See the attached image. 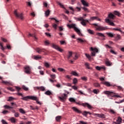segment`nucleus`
Segmentation results:
<instances>
[{"instance_id":"cd10ccee","label":"nucleus","mask_w":124,"mask_h":124,"mask_svg":"<svg viewBox=\"0 0 124 124\" xmlns=\"http://www.w3.org/2000/svg\"><path fill=\"white\" fill-rule=\"evenodd\" d=\"M72 57V51H69L68 52V55L67 56V58L68 59V60H69V59H70V58Z\"/></svg>"},{"instance_id":"052dcab7","label":"nucleus","mask_w":124,"mask_h":124,"mask_svg":"<svg viewBox=\"0 0 124 124\" xmlns=\"http://www.w3.org/2000/svg\"><path fill=\"white\" fill-rule=\"evenodd\" d=\"M116 122L118 123H122V118L118 117V120L116 121Z\"/></svg>"},{"instance_id":"1a4fd4ad","label":"nucleus","mask_w":124,"mask_h":124,"mask_svg":"<svg viewBox=\"0 0 124 124\" xmlns=\"http://www.w3.org/2000/svg\"><path fill=\"white\" fill-rule=\"evenodd\" d=\"M36 51L39 54H41V53H42V52L43 53H47V50H46V49H45L44 48H37L36 49Z\"/></svg>"},{"instance_id":"393cba45","label":"nucleus","mask_w":124,"mask_h":124,"mask_svg":"<svg viewBox=\"0 0 124 124\" xmlns=\"http://www.w3.org/2000/svg\"><path fill=\"white\" fill-rule=\"evenodd\" d=\"M30 108L31 110H39V108L37 106L33 107L30 106Z\"/></svg>"},{"instance_id":"f3484780","label":"nucleus","mask_w":124,"mask_h":124,"mask_svg":"<svg viewBox=\"0 0 124 124\" xmlns=\"http://www.w3.org/2000/svg\"><path fill=\"white\" fill-rule=\"evenodd\" d=\"M96 35L100 36V37H102V40H105V35H104V34L100 32H97Z\"/></svg>"},{"instance_id":"ea45409f","label":"nucleus","mask_w":124,"mask_h":124,"mask_svg":"<svg viewBox=\"0 0 124 124\" xmlns=\"http://www.w3.org/2000/svg\"><path fill=\"white\" fill-rule=\"evenodd\" d=\"M62 119V116H58L56 117V120L57 122H60Z\"/></svg>"},{"instance_id":"774afa93","label":"nucleus","mask_w":124,"mask_h":124,"mask_svg":"<svg viewBox=\"0 0 124 124\" xmlns=\"http://www.w3.org/2000/svg\"><path fill=\"white\" fill-rule=\"evenodd\" d=\"M76 20H77V21H82V20H83V17H80L79 18H76Z\"/></svg>"},{"instance_id":"13d9d810","label":"nucleus","mask_w":124,"mask_h":124,"mask_svg":"<svg viewBox=\"0 0 124 124\" xmlns=\"http://www.w3.org/2000/svg\"><path fill=\"white\" fill-rule=\"evenodd\" d=\"M0 46L1 47V49L2 51H4V47H3V45L2 43L0 42Z\"/></svg>"},{"instance_id":"0e129e2a","label":"nucleus","mask_w":124,"mask_h":124,"mask_svg":"<svg viewBox=\"0 0 124 124\" xmlns=\"http://www.w3.org/2000/svg\"><path fill=\"white\" fill-rule=\"evenodd\" d=\"M72 74H73V75H74V76H78V74H77V72H76L73 71Z\"/></svg>"},{"instance_id":"8fccbe9b","label":"nucleus","mask_w":124,"mask_h":124,"mask_svg":"<svg viewBox=\"0 0 124 124\" xmlns=\"http://www.w3.org/2000/svg\"><path fill=\"white\" fill-rule=\"evenodd\" d=\"M22 89H23V90H24V91H26V92L28 91H29V88H28V87L25 86L24 85H23V86H22Z\"/></svg>"},{"instance_id":"7ed1b4c3","label":"nucleus","mask_w":124,"mask_h":124,"mask_svg":"<svg viewBox=\"0 0 124 124\" xmlns=\"http://www.w3.org/2000/svg\"><path fill=\"white\" fill-rule=\"evenodd\" d=\"M93 26H95L96 27V30L97 31H106L107 30V28L103 27L102 26H100L97 25V24H93Z\"/></svg>"},{"instance_id":"4c0bfd02","label":"nucleus","mask_w":124,"mask_h":124,"mask_svg":"<svg viewBox=\"0 0 124 124\" xmlns=\"http://www.w3.org/2000/svg\"><path fill=\"white\" fill-rule=\"evenodd\" d=\"M86 57L88 59H89L90 61H92V56L88 54H85Z\"/></svg>"},{"instance_id":"2eb2a0df","label":"nucleus","mask_w":124,"mask_h":124,"mask_svg":"<svg viewBox=\"0 0 124 124\" xmlns=\"http://www.w3.org/2000/svg\"><path fill=\"white\" fill-rule=\"evenodd\" d=\"M105 63L107 66H112L113 64L110 61H109V59H106L105 60Z\"/></svg>"},{"instance_id":"9d476101","label":"nucleus","mask_w":124,"mask_h":124,"mask_svg":"<svg viewBox=\"0 0 124 124\" xmlns=\"http://www.w3.org/2000/svg\"><path fill=\"white\" fill-rule=\"evenodd\" d=\"M82 105L83 106V107H87V108H88V109L90 110H92V109L93 108V106L89 104L88 103H82Z\"/></svg>"},{"instance_id":"dca6fc26","label":"nucleus","mask_w":124,"mask_h":124,"mask_svg":"<svg viewBox=\"0 0 124 124\" xmlns=\"http://www.w3.org/2000/svg\"><path fill=\"white\" fill-rule=\"evenodd\" d=\"M72 109L76 112V113H78V114H82V111L79 110L77 108L74 107L72 108Z\"/></svg>"},{"instance_id":"20e7f679","label":"nucleus","mask_w":124,"mask_h":124,"mask_svg":"<svg viewBox=\"0 0 124 124\" xmlns=\"http://www.w3.org/2000/svg\"><path fill=\"white\" fill-rule=\"evenodd\" d=\"M14 15H15L16 18H19L21 19V20H23L24 19V16H23V14H19L17 12V10L14 11Z\"/></svg>"},{"instance_id":"58836bf2","label":"nucleus","mask_w":124,"mask_h":124,"mask_svg":"<svg viewBox=\"0 0 124 124\" xmlns=\"http://www.w3.org/2000/svg\"><path fill=\"white\" fill-rule=\"evenodd\" d=\"M58 71H60V72H65V70L64 69H62V68H58Z\"/></svg>"},{"instance_id":"423d86ee","label":"nucleus","mask_w":124,"mask_h":124,"mask_svg":"<svg viewBox=\"0 0 124 124\" xmlns=\"http://www.w3.org/2000/svg\"><path fill=\"white\" fill-rule=\"evenodd\" d=\"M50 19H51V20H55V23H53L52 24V27L54 30H57L58 25H59V20H57V19H56L54 17H52Z\"/></svg>"},{"instance_id":"603ef678","label":"nucleus","mask_w":124,"mask_h":124,"mask_svg":"<svg viewBox=\"0 0 124 124\" xmlns=\"http://www.w3.org/2000/svg\"><path fill=\"white\" fill-rule=\"evenodd\" d=\"M79 58V54L78 53H76L75 55V57L74 58V60H77Z\"/></svg>"},{"instance_id":"f257e3e1","label":"nucleus","mask_w":124,"mask_h":124,"mask_svg":"<svg viewBox=\"0 0 124 124\" xmlns=\"http://www.w3.org/2000/svg\"><path fill=\"white\" fill-rule=\"evenodd\" d=\"M67 27L70 28V29H74V31L78 33V35H79V36H83V34L81 32V31L77 28V26L75 24L73 23L72 24H68Z\"/></svg>"},{"instance_id":"aec40b11","label":"nucleus","mask_w":124,"mask_h":124,"mask_svg":"<svg viewBox=\"0 0 124 124\" xmlns=\"http://www.w3.org/2000/svg\"><path fill=\"white\" fill-rule=\"evenodd\" d=\"M1 83L2 84H4V85H6L7 86H10L12 85V83H11V82L7 81L2 80Z\"/></svg>"},{"instance_id":"a18cd8bd","label":"nucleus","mask_w":124,"mask_h":124,"mask_svg":"<svg viewBox=\"0 0 124 124\" xmlns=\"http://www.w3.org/2000/svg\"><path fill=\"white\" fill-rule=\"evenodd\" d=\"M19 111L21 114H26V111H25L23 108H19Z\"/></svg>"},{"instance_id":"37998d69","label":"nucleus","mask_w":124,"mask_h":124,"mask_svg":"<svg viewBox=\"0 0 124 124\" xmlns=\"http://www.w3.org/2000/svg\"><path fill=\"white\" fill-rule=\"evenodd\" d=\"M4 108L6 109H13V107L7 105L4 106Z\"/></svg>"},{"instance_id":"c85d7f7f","label":"nucleus","mask_w":124,"mask_h":124,"mask_svg":"<svg viewBox=\"0 0 124 124\" xmlns=\"http://www.w3.org/2000/svg\"><path fill=\"white\" fill-rule=\"evenodd\" d=\"M50 10L48 9L47 10L46 12H45V16H46V17H48V16H49V15H50Z\"/></svg>"},{"instance_id":"680f3d73","label":"nucleus","mask_w":124,"mask_h":124,"mask_svg":"<svg viewBox=\"0 0 124 124\" xmlns=\"http://www.w3.org/2000/svg\"><path fill=\"white\" fill-rule=\"evenodd\" d=\"M34 59V60H40V59H41V57L38 56H35Z\"/></svg>"},{"instance_id":"c9c22d12","label":"nucleus","mask_w":124,"mask_h":124,"mask_svg":"<svg viewBox=\"0 0 124 124\" xmlns=\"http://www.w3.org/2000/svg\"><path fill=\"white\" fill-rule=\"evenodd\" d=\"M45 93L46 95H52V92H51L50 91H46Z\"/></svg>"},{"instance_id":"ddd939ff","label":"nucleus","mask_w":124,"mask_h":124,"mask_svg":"<svg viewBox=\"0 0 124 124\" xmlns=\"http://www.w3.org/2000/svg\"><path fill=\"white\" fill-rule=\"evenodd\" d=\"M93 115L96 116V117L100 118L101 119H105V115L103 114L94 113Z\"/></svg>"},{"instance_id":"f8f14e48","label":"nucleus","mask_w":124,"mask_h":124,"mask_svg":"<svg viewBox=\"0 0 124 124\" xmlns=\"http://www.w3.org/2000/svg\"><path fill=\"white\" fill-rule=\"evenodd\" d=\"M66 97H67V95L65 93H64L62 97H59V98L61 101L62 102H64L65 99H66Z\"/></svg>"},{"instance_id":"412c9836","label":"nucleus","mask_w":124,"mask_h":124,"mask_svg":"<svg viewBox=\"0 0 124 124\" xmlns=\"http://www.w3.org/2000/svg\"><path fill=\"white\" fill-rule=\"evenodd\" d=\"M16 90H17V91L18 92L17 94L18 95H20V96H22L23 97V94H22L21 93H19V92H20V91L21 90V88H20L19 87L16 86Z\"/></svg>"},{"instance_id":"473e14b6","label":"nucleus","mask_w":124,"mask_h":124,"mask_svg":"<svg viewBox=\"0 0 124 124\" xmlns=\"http://www.w3.org/2000/svg\"><path fill=\"white\" fill-rule=\"evenodd\" d=\"M107 35H108V36H109V37H113L114 35L115 34L111 33V32H108V33H107Z\"/></svg>"},{"instance_id":"4468645a","label":"nucleus","mask_w":124,"mask_h":124,"mask_svg":"<svg viewBox=\"0 0 124 124\" xmlns=\"http://www.w3.org/2000/svg\"><path fill=\"white\" fill-rule=\"evenodd\" d=\"M94 20H97V21H101V19H100L97 16H91L90 17V19H89V21L90 22H92V21H94Z\"/></svg>"},{"instance_id":"2f4dec72","label":"nucleus","mask_w":124,"mask_h":124,"mask_svg":"<svg viewBox=\"0 0 124 124\" xmlns=\"http://www.w3.org/2000/svg\"><path fill=\"white\" fill-rule=\"evenodd\" d=\"M85 65L86 68H88V69H92V68L91 67H90V64H89V63L86 62L85 63Z\"/></svg>"},{"instance_id":"3c124183","label":"nucleus","mask_w":124,"mask_h":124,"mask_svg":"<svg viewBox=\"0 0 124 124\" xmlns=\"http://www.w3.org/2000/svg\"><path fill=\"white\" fill-rule=\"evenodd\" d=\"M113 30L114 31H120L121 33H123V31L121 30V28H114Z\"/></svg>"},{"instance_id":"a211bd4d","label":"nucleus","mask_w":124,"mask_h":124,"mask_svg":"<svg viewBox=\"0 0 124 124\" xmlns=\"http://www.w3.org/2000/svg\"><path fill=\"white\" fill-rule=\"evenodd\" d=\"M106 23H108L110 26H112V27H115V23L113 22H111V20L109 19H106Z\"/></svg>"},{"instance_id":"864d4df0","label":"nucleus","mask_w":124,"mask_h":124,"mask_svg":"<svg viewBox=\"0 0 124 124\" xmlns=\"http://www.w3.org/2000/svg\"><path fill=\"white\" fill-rule=\"evenodd\" d=\"M36 99L35 100H35L36 101V103L37 104H39V105H41V103L40 102L38 101V99L37 98V97L35 96Z\"/></svg>"},{"instance_id":"b1692460","label":"nucleus","mask_w":124,"mask_h":124,"mask_svg":"<svg viewBox=\"0 0 124 124\" xmlns=\"http://www.w3.org/2000/svg\"><path fill=\"white\" fill-rule=\"evenodd\" d=\"M77 40H78V42H79L80 43H86V42H87L86 40L82 39L81 38H78L77 39Z\"/></svg>"},{"instance_id":"6ab92c4d","label":"nucleus","mask_w":124,"mask_h":124,"mask_svg":"<svg viewBox=\"0 0 124 124\" xmlns=\"http://www.w3.org/2000/svg\"><path fill=\"white\" fill-rule=\"evenodd\" d=\"M102 84L105 85L107 87H112V84H110V82L108 81H102Z\"/></svg>"},{"instance_id":"e433bc0d","label":"nucleus","mask_w":124,"mask_h":124,"mask_svg":"<svg viewBox=\"0 0 124 124\" xmlns=\"http://www.w3.org/2000/svg\"><path fill=\"white\" fill-rule=\"evenodd\" d=\"M10 121L11 123H13V124H15V123H16V119L14 117H12L10 119Z\"/></svg>"},{"instance_id":"9b49d317","label":"nucleus","mask_w":124,"mask_h":124,"mask_svg":"<svg viewBox=\"0 0 124 124\" xmlns=\"http://www.w3.org/2000/svg\"><path fill=\"white\" fill-rule=\"evenodd\" d=\"M51 47H52V48H54V49H56V50H58V51H59V52H62V48H60V47L55 45L54 44H52L51 45Z\"/></svg>"},{"instance_id":"72a5a7b5","label":"nucleus","mask_w":124,"mask_h":124,"mask_svg":"<svg viewBox=\"0 0 124 124\" xmlns=\"http://www.w3.org/2000/svg\"><path fill=\"white\" fill-rule=\"evenodd\" d=\"M108 18H110V19H114V18H115V16H114V15H113V14L110 13L108 15Z\"/></svg>"},{"instance_id":"a19ab883","label":"nucleus","mask_w":124,"mask_h":124,"mask_svg":"<svg viewBox=\"0 0 124 124\" xmlns=\"http://www.w3.org/2000/svg\"><path fill=\"white\" fill-rule=\"evenodd\" d=\"M93 86L96 88H99V87H100V84H99L98 82H96L93 83Z\"/></svg>"},{"instance_id":"7c9ffc66","label":"nucleus","mask_w":124,"mask_h":124,"mask_svg":"<svg viewBox=\"0 0 124 124\" xmlns=\"http://www.w3.org/2000/svg\"><path fill=\"white\" fill-rule=\"evenodd\" d=\"M115 38L116 40H120V39L122 38V37L120 34H117Z\"/></svg>"},{"instance_id":"bf43d9fd","label":"nucleus","mask_w":124,"mask_h":124,"mask_svg":"<svg viewBox=\"0 0 124 124\" xmlns=\"http://www.w3.org/2000/svg\"><path fill=\"white\" fill-rule=\"evenodd\" d=\"M113 13L115 15H118V16H120V13L117 11H115Z\"/></svg>"},{"instance_id":"4be33fe9","label":"nucleus","mask_w":124,"mask_h":124,"mask_svg":"<svg viewBox=\"0 0 124 124\" xmlns=\"http://www.w3.org/2000/svg\"><path fill=\"white\" fill-rule=\"evenodd\" d=\"M35 89L40 90V91H42L43 92H44V91H45V88H44V87H43V86L36 87H35Z\"/></svg>"},{"instance_id":"bb28decb","label":"nucleus","mask_w":124,"mask_h":124,"mask_svg":"<svg viewBox=\"0 0 124 124\" xmlns=\"http://www.w3.org/2000/svg\"><path fill=\"white\" fill-rule=\"evenodd\" d=\"M95 68L97 70L100 71L101 69L105 70V67L104 66L99 67L97 66L95 67Z\"/></svg>"},{"instance_id":"6e6d98bb","label":"nucleus","mask_w":124,"mask_h":124,"mask_svg":"<svg viewBox=\"0 0 124 124\" xmlns=\"http://www.w3.org/2000/svg\"><path fill=\"white\" fill-rule=\"evenodd\" d=\"M45 66H46V67L48 68L50 67V64L49 63L46 62H45Z\"/></svg>"},{"instance_id":"5701e85b","label":"nucleus","mask_w":124,"mask_h":124,"mask_svg":"<svg viewBox=\"0 0 124 124\" xmlns=\"http://www.w3.org/2000/svg\"><path fill=\"white\" fill-rule=\"evenodd\" d=\"M81 2L84 6H89V3H88L85 0H81Z\"/></svg>"},{"instance_id":"e2e57ef3","label":"nucleus","mask_w":124,"mask_h":124,"mask_svg":"<svg viewBox=\"0 0 124 124\" xmlns=\"http://www.w3.org/2000/svg\"><path fill=\"white\" fill-rule=\"evenodd\" d=\"M110 53H111V54H113V55H117V52H115V51L113 50H110Z\"/></svg>"},{"instance_id":"5fc2aeb1","label":"nucleus","mask_w":124,"mask_h":124,"mask_svg":"<svg viewBox=\"0 0 124 124\" xmlns=\"http://www.w3.org/2000/svg\"><path fill=\"white\" fill-rule=\"evenodd\" d=\"M44 44L46 46H48V45H50V43L49 42V41L46 40L45 41Z\"/></svg>"},{"instance_id":"09e8293b","label":"nucleus","mask_w":124,"mask_h":124,"mask_svg":"<svg viewBox=\"0 0 124 124\" xmlns=\"http://www.w3.org/2000/svg\"><path fill=\"white\" fill-rule=\"evenodd\" d=\"M75 11H77L78 12H80V11H81V8L78 7H77L75 9Z\"/></svg>"},{"instance_id":"a878e982","label":"nucleus","mask_w":124,"mask_h":124,"mask_svg":"<svg viewBox=\"0 0 124 124\" xmlns=\"http://www.w3.org/2000/svg\"><path fill=\"white\" fill-rule=\"evenodd\" d=\"M81 114H82L83 116H85V117H87V116H88V114H89V115H92V113L86 111H85L83 113H81Z\"/></svg>"},{"instance_id":"f704fd0d","label":"nucleus","mask_w":124,"mask_h":124,"mask_svg":"<svg viewBox=\"0 0 124 124\" xmlns=\"http://www.w3.org/2000/svg\"><path fill=\"white\" fill-rule=\"evenodd\" d=\"M87 31L90 33V34H94V31L91 29H88Z\"/></svg>"},{"instance_id":"6e6552de","label":"nucleus","mask_w":124,"mask_h":124,"mask_svg":"<svg viewBox=\"0 0 124 124\" xmlns=\"http://www.w3.org/2000/svg\"><path fill=\"white\" fill-rule=\"evenodd\" d=\"M24 72L26 74H31V67L29 66H26L24 67Z\"/></svg>"},{"instance_id":"c756f323","label":"nucleus","mask_w":124,"mask_h":124,"mask_svg":"<svg viewBox=\"0 0 124 124\" xmlns=\"http://www.w3.org/2000/svg\"><path fill=\"white\" fill-rule=\"evenodd\" d=\"M29 36H31L32 37H33L34 38V40H37L38 39L37 38V37H36L35 36V35L34 34H31L30 33L29 34Z\"/></svg>"},{"instance_id":"49530a36","label":"nucleus","mask_w":124,"mask_h":124,"mask_svg":"<svg viewBox=\"0 0 124 124\" xmlns=\"http://www.w3.org/2000/svg\"><path fill=\"white\" fill-rule=\"evenodd\" d=\"M69 101L70 102H76V100L73 98H70Z\"/></svg>"},{"instance_id":"4d7b16f0","label":"nucleus","mask_w":124,"mask_h":124,"mask_svg":"<svg viewBox=\"0 0 124 124\" xmlns=\"http://www.w3.org/2000/svg\"><path fill=\"white\" fill-rule=\"evenodd\" d=\"M118 88V91H124V88L122 86H117Z\"/></svg>"},{"instance_id":"39448f33","label":"nucleus","mask_w":124,"mask_h":124,"mask_svg":"<svg viewBox=\"0 0 124 124\" xmlns=\"http://www.w3.org/2000/svg\"><path fill=\"white\" fill-rule=\"evenodd\" d=\"M91 50L92 57L95 56V53H98V49L96 47H91Z\"/></svg>"},{"instance_id":"c03bdc74","label":"nucleus","mask_w":124,"mask_h":124,"mask_svg":"<svg viewBox=\"0 0 124 124\" xmlns=\"http://www.w3.org/2000/svg\"><path fill=\"white\" fill-rule=\"evenodd\" d=\"M81 25H82V26H86V21H85V19H84V18L81 20Z\"/></svg>"},{"instance_id":"69168bd1","label":"nucleus","mask_w":124,"mask_h":124,"mask_svg":"<svg viewBox=\"0 0 124 124\" xmlns=\"http://www.w3.org/2000/svg\"><path fill=\"white\" fill-rule=\"evenodd\" d=\"M12 100H14V98H13V97H9V99H8V101H12Z\"/></svg>"},{"instance_id":"f03ea898","label":"nucleus","mask_w":124,"mask_h":124,"mask_svg":"<svg viewBox=\"0 0 124 124\" xmlns=\"http://www.w3.org/2000/svg\"><path fill=\"white\" fill-rule=\"evenodd\" d=\"M103 93L104 94H106L107 95H108V97H122V96L119 95H116V93H114L113 92L106 91H104Z\"/></svg>"},{"instance_id":"79ce46f5","label":"nucleus","mask_w":124,"mask_h":124,"mask_svg":"<svg viewBox=\"0 0 124 124\" xmlns=\"http://www.w3.org/2000/svg\"><path fill=\"white\" fill-rule=\"evenodd\" d=\"M57 4H58V5H60V7H61L62 8H64V6H63V5H62V4L59 1H57Z\"/></svg>"},{"instance_id":"0eeeda50","label":"nucleus","mask_w":124,"mask_h":124,"mask_svg":"<svg viewBox=\"0 0 124 124\" xmlns=\"http://www.w3.org/2000/svg\"><path fill=\"white\" fill-rule=\"evenodd\" d=\"M21 99L23 100H28V99H31V100H32L36 99V97L34 96H27L23 97Z\"/></svg>"},{"instance_id":"338daca9","label":"nucleus","mask_w":124,"mask_h":124,"mask_svg":"<svg viewBox=\"0 0 124 124\" xmlns=\"http://www.w3.org/2000/svg\"><path fill=\"white\" fill-rule=\"evenodd\" d=\"M79 123L80 124H88V123L85 122L83 121H80L79 122Z\"/></svg>"},{"instance_id":"de8ad7c7","label":"nucleus","mask_w":124,"mask_h":124,"mask_svg":"<svg viewBox=\"0 0 124 124\" xmlns=\"http://www.w3.org/2000/svg\"><path fill=\"white\" fill-rule=\"evenodd\" d=\"M93 93H95V94H97L98 93H99V90H96V89H94V90H93Z\"/></svg>"}]
</instances>
